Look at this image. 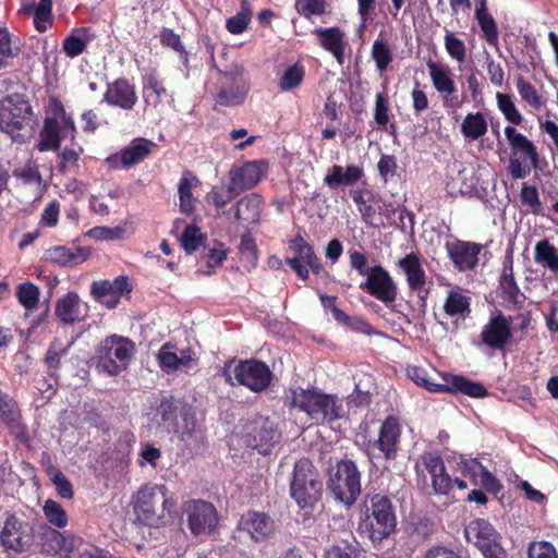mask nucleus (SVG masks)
I'll use <instances>...</instances> for the list:
<instances>
[{
	"label": "nucleus",
	"instance_id": "30",
	"mask_svg": "<svg viewBox=\"0 0 558 558\" xmlns=\"http://www.w3.org/2000/svg\"><path fill=\"white\" fill-rule=\"evenodd\" d=\"M499 288L509 304L518 307L524 304V295L515 282L513 256L511 253L507 254L504 259L501 274L499 276Z\"/></svg>",
	"mask_w": 558,
	"mask_h": 558
},
{
	"label": "nucleus",
	"instance_id": "27",
	"mask_svg": "<svg viewBox=\"0 0 558 558\" xmlns=\"http://www.w3.org/2000/svg\"><path fill=\"white\" fill-rule=\"evenodd\" d=\"M240 529L247 532L255 542L267 541L276 532L275 521L270 515L259 511H248L240 520Z\"/></svg>",
	"mask_w": 558,
	"mask_h": 558
},
{
	"label": "nucleus",
	"instance_id": "24",
	"mask_svg": "<svg viewBox=\"0 0 558 558\" xmlns=\"http://www.w3.org/2000/svg\"><path fill=\"white\" fill-rule=\"evenodd\" d=\"M185 411L181 400L173 396L163 397L159 400L151 421L158 429L178 433V418Z\"/></svg>",
	"mask_w": 558,
	"mask_h": 558
},
{
	"label": "nucleus",
	"instance_id": "55",
	"mask_svg": "<svg viewBox=\"0 0 558 558\" xmlns=\"http://www.w3.org/2000/svg\"><path fill=\"white\" fill-rule=\"evenodd\" d=\"M52 0H39L34 9V26L39 32H46L52 24Z\"/></svg>",
	"mask_w": 558,
	"mask_h": 558
},
{
	"label": "nucleus",
	"instance_id": "60",
	"mask_svg": "<svg viewBox=\"0 0 558 558\" xmlns=\"http://www.w3.org/2000/svg\"><path fill=\"white\" fill-rule=\"evenodd\" d=\"M520 201L521 204L524 207H527L532 214H542V202L536 186L523 183L520 193Z\"/></svg>",
	"mask_w": 558,
	"mask_h": 558
},
{
	"label": "nucleus",
	"instance_id": "32",
	"mask_svg": "<svg viewBox=\"0 0 558 558\" xmlns=\"http://www.w3.org/2000/svg\"><path fill=\"white\" fill-rule=\"evenodd\" d=\"M157 360L166 374H172V372L178 371L181 366H190L195 357L191 349L182 350L181 355H177L175 345L168 342L159 348Z\"/></svg>",
	"mask_w": 558,
	"mask_h": 558
},
{
	"label": "nucleus",
	"instance_id": "14",
	"mask_svg": "<svg viewBox=\"0 0 558 558\" xmlns=\"http://www.w3.org/2000/svg\"><path fill=\"white\" fill-rule=\"evenodd\" d=\"M233 376L240 386L260 392L267 389L274 375L266 363L258 359H247L240 360L234 366Z\"/></svg>",
	"mask_w": 558,
	"mask_h": 558
},
{
	"label": "nucleus",
	"instance_id": "26",
	"mask_svg": "<svg viewBox=\"0 0 558 558\" xmlns=\"http://www.w3.org/2000/svg\"><path fill=\"white\" fill-rule=\"evenodd\" d=\"M263 199L257 193L246 194L232 205L222 215L232 216L233 220L242 225H254L260 221Z\"/></svg>",
	"mask_w": 558,
	"mask_h": 558
},
{
	"label": "nucleus",
	"instance_id": "9",
	"mask_svg": "<svg viewBox=\"0 0 558 558\" xmlns=\"http://www.w3.org/2000/svg\"><path fill=\"white\" fill-rule=\"evenodd\" d=\"M293 403L316 421L332 422L342 416V408L337 404V399L315 389H302L294 396Z\"/></svg>",
	"mask_w": 558,
	"mask_h": 558
},
{
	"label": "nucleus",
	"instance_id": "1",
	"mask_svg": "<svg viewBox=\"0 0 558 558\" xmlns=\"http://www.w3.org/2000/svg\"><path fill=\"white\" fill-rule=\"evenodd\" d=\"M421 466L432 477V488H468L470 484L478 488H502L500 482L489 472L478 459H460L448 468L439 452H424L421 457Z\"/></svg>",
	"mask_w": 558,
	"mask_h": 558
},
{
	"label": "nucleus",
	"instance_id": "44",
	"mask_svg": "<svg viewBox=\"0 0 558 558\" xmlns=\"http://www.w3.org/2000/svg\"><path fill=\"white\" fill-rule=\"evenodd\" d=\"M239 196L230 180L228 185H214L205 196L206 203L213 205L216 210H223L227 204Z\"/></svg>",
	"mask_w": 558,
	"mask_h": 558
},
{
	"label": "nucleus",
	"instance_id": "59",
	"mask_svg": "<svg viewBox=\"0 0 558 558\" xmlns=\"http://www.w3.org/2000/svg\"><path fill=\"white\" fill-rule=\"evenodd\" d=\"M445 49L452 60L463 62L466 59L465 43L452 32L447 31L445 34Z\"/></svg>",
	"mask_w": 558,
	"mask_h": 558
},
{
	"label": "nucleus",
	"instance_id": "34",
	"mask_svg": "<svg viewBox=\"0 0 558 558\" xmlns=\"http://www.w3.org/2000/svg\"><path fill=\"white\" fill-rule=\"evenodd\" d=\"M444 379L446 381L444 385V392H451L452 395L460 392L461 395L471 398H486L488 396L487 389L483 384H481V381H475L461 375L451 374H446Z\"/></svg>",
	"mask_w": 558,
	"mask_h": 558
},
{
	"label": "nucleus",
	"instance_id": "5",
	"mask_svg": "<svg viewBox=\"0 0 558 558\" xmlns=\"http://www.w3.org/2000/svg\"><path fill=\"white\" fill-rule=\"evenodd\" d=\"M134 351L132 339L118 335L108 336L95 348V367L108 376H118L129 367Z\"/></svg>",
	"mask_w": 558,
	"mask_h": 558
},
{
	"label": "nucleus",
	"instance_id": "56",
	"mask_svg": "<svg viewBox=\"0 0 558 558\" xmlns=\"http://www.w3.org/2000/svg\"><path fill=\"white\" fill-rule=\"evenodd\" d=\"M515 87L524 102L530 105L532 109L539 110L542 106V95L538 94L531 82L525 81L523 77H519L515 81Z\"/></svg>",
	"mask_w": 558,
	"mask_h": 558
},
{
	"label": "nucleus",
	"instance_id": "2",
	"mask_svg": "<svg viewBox=\"0 0 558 558\" xmlns=\"http://www.w3.org/2000/svg\"><path fill=\"white\" fill-rule=\"evenodd\" d=\"M77 126L63 102L57 96H51L46 108V116L39 131L37 149L44 151H59L61 142L68 140L75 143Z\"/></svg>",
	"mask_w": 558,
	"mask_h": 558
},
{
	"label": "nucleus",
	"instance_id": "61",
	"mask_svg": "<svg viewBox=\"0 0 558 558\" xmlns=\"http://www.w3.org/2000/svg\"><path fill=\"white\" fill-rule=\"evenodd\" d=\"M203 239H205L204 233H202L201 228L195 225H187L181 235V243L184 247L185 253L191 254L197 250Z\"/></svg>",
	"mask_w": 558,
	"mask_h": 558
},
{
	"label": "nucleus",
	"instance_id": "52",
	"mask_svg": "<svg viewBox=\"0 0 558 558\" xmlns=\"http://www.w3.org/2000/svg\"><path fill=\"white\" fill-rule=\"evenodd\" d=\"M372 59L376 63L378 71H386L393 60L392 51L389 44L384 38H377L372 45Z\"/></svg>",
	"mask_w": 558,
	"mask_h": 558
},
{
	"label": "nucleus",
	"instance_id": "46",
	"mask_svg": "<svg viewBox=\"0 0 558 558\" xmlns=\"http://www.w3.org/2000/svg\"><path fill=\"white\" fill-rule=\"evenodd\" d=\"M20 52L21 48L13 40L12 34L7 28L0 27V70L12 64L14 58H17Z\"/></svg>",
	"mask_w": 558,
	"mask_h": 558
},
{
	"label": "nucleus",
	"instance_id": "11",
	"mask_svg": "<svg viewBox=\"0 0 558 558\" xmlns=\"http://www.w3.org/2000/svg\"><path fill=\"white\" fill-rule=\"evenodd\" d=\"M183 511L186 526L194 537H207L218 529L219 514L214 504L201 499L187 500Z\"/></svg>",
	"mask_w": 558,
	"mask_h": 558
},
{
	"label": "nucleus",
	"instance_id": "13",
	"mask_svg": "<svg viewBox=\"0 0 558 558\" xmlns=\"http://www.w3.org/2000/svg\"><path fill=\"white\" fill-rule=\"evenodd\" d=\"M360 289L396 311L395 302L398 295V287L384 266L369 267L367 278L361 283Z\"/></svg>",
	"mask_w": 558,
	"mask_h": 558
},
{
	"label": "nucleus",
	"instance_id": "35",
	"mask_svg": "<svg viewBox=\"0 0 558 558\" xmlns=\"http://www.w3.org/2000/svg\"><path fill=\"white\" fill-rule=\"evenodd\" d=\"M89 256L88 248L84 246H64L57 245L48 248L47 259L56 265L63 267L77 266L86 262Z\"/></svg>",
	"mask_w": 558,
	"mask_h": 558
},
{
	"label": "nucleus",
	"instance_id": "36",
	"mask_svg": "<svg viewBox=\"0 0 558 558\" xmlns=\"http://www.w3.org/2000/svg\"><path fill=\"white\" fill-rule=\"evenodd\" d=\"M364 177V171L361 166L349 165L342 168L341 165H332L324 177V184L331 189L339 186H351L360 182Z\"/></svg>",
	"mask_w": 558,
	"mask_h": 558
},
{
	"label": "nucleus",
	"instance_id": "58",
	"mask_svg": "<svg viewBox=\"0 0 558 558\" xmlns=\"http://www.w3.org/2000/svg\"><path fill=\"white\" fill-rule=\"evenodd\" d=\"M407 375L410 379H412L415 385L421 386L429 391L433 392H444V385L441 384H434L433 380H430L427 377L426 369L421 366H408L407 367Z\"/></svg>",
	"mask_w": 558,
	"mask_h": 558
},
{
	"label": "nucleus",
	"instance_id": "20",
	"mask_svg": "<svg viewBox=\"0 0 558 558\" xmlns=\"http://www.w3.org/2000/svg\"><path fill=\"white\" fill-rule=\"evenodd\" d=\"M138 101L136 87L124 77L108 82L102 94V102L122 111H132Z\"/></svg>",
	"mask_w": 558,
	"mask_h": 558
},
{
	"label": "nucleus",
	"instance_id": "18",
	"mask_svg": "<svg viewBox=\"0 0 558 558\" xmlns=\"http://www.w3.org/2000/svg\"><path fill=\"white\" fill-rule=\"evenodd\" d=\"M512 317L498 312L490 316L483 327L480 338L484 345L494 350H505L513 338Z\"/></svg>",
	"mask_w": 558,
	"mask_h": 558
},
{
	"label": "nucleus",
	"instance_id": "12",
	"mask_svg": "<svg viewBox=\"0 0 558 558\" xmlns=\"http://www.w3.org/2000/svg\"><path fill=\"white\" fill-rule=\"evenodd\" d=\"M289 247L293 250L295 256L287 257L286 264L291 267L300 279H308L310 271L316 276L322 274L327 277L329 276L324 269L322 259L315 254L314 246L307 243L302 234H295L289 241Z\"/></svg>",
	"mask_w": 558,
	"mask_h": 558
},
{
	"label": "nucleus",
	"instance_id": "10",
	"mask_svg": "<svg viewBox=\"0 0 558 558\" xmlns=\"http://www.w3.org/2000/svg\"><path fill=\"white\" fill-rule=\"evenodd\" d=\"M465 538L473 544L484 558H507L498 531L489 521L475 519L464 529Z\"/></svg>",
	"mask_w": 558,
	"mask_h": 558
},
{
	"label": "nucleus",
	"instance_id": "39",
	"mask_svg": "<svg viewBox=\"0 0 558 558\" xmlns=\"http://www.w3.org/2000/svg\"><path fill=\"white\" fill-rule=\"evenodd\" d=\"M426 65L433 86L438 93L444 95L445 99L457 92V85L448 64L429 60L426 62Z\"/></svg>",
	"mask_w": 558,
	"mask_h": 558
},
{
	"label": "nucleus",
	"instance_id": "51",
	"mask_svg": "<svg viewBox=\"0 0 558 558\" xmlns=\"http://www.w3.org/2000/svg\"><path fill=\"white\" fill-rule=\"evenodd\" d=\"M445 313L449 316L464 315L470 313V296L450 290L444 304Z\"/></svg>",
	"mask_w": 558,
	"mask_h": 558
},
{
	"label": "nucleus",
	"instance_id": "31",
	"mask_svg": "<svg viewBox=\"0 0 558 558\" xmlns=\"http://www.w3.org/2000/svg\"><path fill=\"white\" fill-rule=\"evenodd\" d=\"M314 33L324 50L333 54L340 64L344 63L348 45L345 33L339 27L316 28Z\"/></svg>",
	"mask_w": 558,
	"mask_h": 558
},
{
	"label": "nucleus",
	"instance_id": "42",
	"mask_svg": "<svg viewBox=\"0 0 558 558\" xmlns=\"http://www.w3.org/2000/svg\"><path fill=\"white\" fill-rule=\"evenodd\" d=\"M0 420L12 432L21 428L22 412L16 400L0 389Z\"/></svg>",
	"mask_w": 558,
	"mask_h": 558
},
{
	"label": "nucleus",
	"instance_id": "62",
	"mask_svg": "<svg viewBox=\"0 0 558 558\" xmlns=\"http://www.w3.org/2000/svg\"><path fill=\"white\" fill-rule=\"evenodd\" d=\"M85 28L75 29L72 34L63 40V51L68 58H76L86 50L85 38L80 37L77 33L85 32Z\"/></svg>",
	"mask_w": 558,
	"mask_h": 558
},
{
	"label": "nucleus",
	"instance_id": "54",
	"mask_svg": "<svg viewBox=\"0 0 558 558\" xmlns=\"http://www.w3.org/2000/svg\"><path fill=\"white\" fill-rule=\"evenodd\" d=\"M148 92L155 96L154 105L160 104L165 97L169 96L167 88L156 73H149L144 83L143 93L145 102H149L150 94H148Z\"/></svg>",
	"mask_w": 558,
	"mask_h": 558
},
{
	"label": "nucleus",
	"instance_id": "28",
	"mask_svg": "<svg viewBox=\"0 0 558 558\" xmlns=\"http://www.w3.org/2000/svg\"><path fill=\"white\" fill-rule=\"evenodd\" d=\"M401 432L399 420L396 416L389 415L385 418L379 428L378 438L373 442V447L381 452L384 459H396Z\"/></svg>",
	"mask_w": 558,
	"mask_h": 558
},
{
	"label": "nucleus",
	"instance_id": "16",
	"mask_svg": "<svg viewBox=\"0 0 558 558\" xmlns=\"http://www.w3.org/2000/svg\"><path fill=\"white\" fill-rule=\"evenodd\" d=\"M371 209L374 210L372 222L368 220L363 222L373 228H384L387 227V225L393 223L404 227V214H407L410 219L414 218V214L407 211L405 206L395 202H387L377 194H371Z\"/></svg>",
	"mask_w": 558,
	"mask_h": 558
},
{
	"label": "nucleus",
	"instance_id": "38",
	"mask_svg": "<svg viewBox=\"0 0 558 558\" xmlns=\"http://www.w3.org/2000/svg\"><path fill=\"white\" fill-rule=\"evenodd\" d=\"M54 314L63 325H74L86 316V314L81 312V299L76 292H69L59 298L56 303Z\"/></svg>",
	"mask_w": 558,
	"mask_h": 558
},
{
	"label": "nucleus",
	"instance_id": "19",
	"mask_svg": "<svg viewBox=\"0 0 558 558\" xmlns=\"http://www.w3.org/2000/svg\"><path fill=\"white\" fill-rule=\"evenodd\" d=\"M90 293L96 302L108 308H114L123 295L132 293V283L128 276H118L113 281L102 279L92 284Z\"/></svg>",
	"mask_w": 558,
	"mask_h": 558
},
{
	"label": "nucleus",
	"instance_id": "3",
	"mask_svg": "<svg viewBox=\"0 0 558 558\" xmlns=\"http://www.w3.org/2000/svg\"><path fill=\"white\" fill-rule=\"evenodd\" d=\"M165 501V496L158 499L154 490H137L132 499V510L128 512V521L117 523L122 535L130 539H136L138 534L144 538L146 531L157 526L160 522V513L157 502Z\"/></svg>",
	"mask_w": 558,
	"mask_h": 558
},
{
	"label": "nucleus",
	"instance_id": "6",
	"mask_svg": "<svg viewBox=\"0 0 558 558\" xmlns=\"http://www.w3.org/2000/svg\"><path fill=\"white\" fill-rule=\"evenodd\" d=\"M238 435L246 448L260 454L271 453L282 438L276 421L260 414L241 420Z\"/></svg>",
	"mask_w": 558,
	"mask_h": 558
},
{
	"label": "nucleus",
	"instance_id": "53",
	"mask_svg": "<svg viewBox=\"0 0 558 558\" xmlns=\"http://www.w3.org/2000/svg\"><path fill=\"white\" fill-rule=\"evenodd\" d=\"M180 209L184 214H191L195 208V199L192 193L191 173L185 172L178 184Z\"/></svg>",
	"mask_w": 558,
	"mask_h": 558
},
{
	"label": "nucleus",
	"instance_id": "43",
	"mask_svg": "<svg viewBox=\"0 0 558 558\" xmlns=\"http://www.w3.org/2000/svg\"><path fill=\"white\" fill-rule=\"evenodd\" d=\"M460 132L468 141H477L487 132V120L482 112H469L460 125Z\"/></svg>",
	"mask_w": 558,
	"mask_h": 558
},
{
	"label": "nucleus",
	"instance_id": "41",
	"mask_svg": "<svg viewBox=\"0 0 558 558\" xmlns=\"http://www.w3.org/2000/svg\"><path fill=\"white\" fill-rule=\"evenodd\" d=\"M319 483V473L310 459L294 462L290 488H315Z\"/></svg>",
	"mask_w": 558,
	"mask_h": 558
},
{
	"label": "nucleus",
	"instance_id": "17",
	"mask_svg": "<svg viewBox=\"0 0 558 558\" xmlns=\"http://www.w3.org/2000/svg\"><path fill=\"white\" fill-rule=\"evenodd\" d=\"M32 542L33 532L28 522L17 519L14 514L5 519L0 532V543L4 549L23 553L31 548Z\"/></svg>",
	"mask_w": 558,
	"mask_h": 558
},
{
	"label": "nucleus",
	"instance_id": "48",
	"mask_svg": "<svg viewBox=\"0 0 558 558\" xmlns=\"http://www.w3.org/2000/svg\"><path fill=\"white\" fill-rule=\"evenodd\" d=\"M15 295L17 302L26 310H35L40 302V288L32 282L17 286Z\"/></svg>",
	"mask_w": 558,
	"mask_h": 558
},
{
	"label": "nucleus",
	"instance_id": "29",
	"mask_svg": "<svg viewBox=\"0 0 558 558\" xmlns=\"http://www.w3.org/2000/svg\"><path fill=\"white\" fill-rule=\"evenodd\" d=\"M264 161L255 160L230 170L229 179L239 195L259 183L264 175Z\"/></svg>",
	"mask_w": 558,
	"mask_h": 558
},
{
	"label": "nucleus",
	"instance_id": "50",
	"mask_svg": "<svg viewBox=\"0 0 558 558\" xmlns=\"http://www.w3.org/2000/svg\"><path fill=\"white\" fill-rule=\"evenodd\" d=\"M534 258L536 263L548 267L550 271L558 272V254L555 246L549 244L547 240L535 245Z\"/></svg>",
	"mask_w": 558,
	"mask_h": 558
},
{
	"label": "nucleus",
	"instance_id": "15",
	"mask_svg": "<svg viewBox=\"0 0 558 558\" xmlns=\"http://www.w3.org/2000/svg\"><path fill=\"white\" fill-rule=\"evenodd\" d=\"M248 92L250 83L244 78L242 69L236 65L233 70L221 73L215 102L220 106H238L245 101Z\"/></svg>",
	"mask_w": 558,
	"mask_h": 558
},
{
	"label": "nucleus",
	"instance_id": "64",
	"mask_svg": "<svg viewBox=\"0 0 558 558\" xmlns=\"http://www.w3.org/2000/svg\"><path fill=\"white\" fill-rule=\"evenodd\" d=\"M374 119L379 128L387 126L390 120L389 101L384 93H377L376 95Z\"/></svg>",
	"mask_w": 558,
	"mask_h": 558
},
{
	"label": "nucleus",
	"instance_id": "25",
	"mask_svg": "<svg viewBox=\"0 0 558 558\" xmlns=\"http://www.w3.org/2000/svg\"><path fill=\"white\" fill-rule=\"evenodd\" d=\"M155 143L145 138H135L120 153L109 156L107 162L113 167L131 169L132 166L141 163L149 156Z\"/></svg>",
	"mask_w": 558,
	"mask_h": 558
},
{
	"label": "nucleus",
	"instance_id": "33",
	"mask_svg": "<svg viewBox=\"0 0 558 558\" xmlns=\"http://www.w3.org/2000/svg\"><path fill=\"white\" fill-rule=\"evenodd\" d=\"M184 426L179 434V439L184 442L185 450L190 453H197L203 451L206 446V437L204 430L198 428L195 422V416L185 411L182 414Z\"/></svg>",
	"mask_w": 558,
	"mask_h": 558
},
{
	"label": "nucleus",
	"instance_id": "8",
	"mask_svg": "<svg viewBox=\"0 0 558 558\" xmlns=\"http://www.w3.org/2000/svg\"><path fill=\"white\" fill-rule=\"evenodd\" d=\"M505 134L512 151L507 170L514 180H521L539 167L537 146L513 125H506Z\"/></svg>",
	"mask_w": 558,
	"mask_h": 558
},
{
	"label": "nucleus",
	"instance_id": "7",
	"mask_svg": "<svg viewBox=\"0 0 558 558\" xmlns=\"http://www.w3.org/2000/svg\"><path fill=\"white\" fill-rule=\"evenodd\" d=\"M360 531L373 543H379L396 531V512L391 501L380 495H374L366 504V511L360 520Z\"/></svg>",
	"mask_w": 558,
	"mask_h": 558
},
{
	"label": "nucleus",
	"instance_id": "57",
	"mask_svg": "<svg viewBox=\"0 0 558 558\" xmlns=\"http://www.w3.org/2000/svg\"><path fill=\"white\" fill-rule=\"evenodd\" d=\"M239 252L242 258L246 259L251 267H255L259 259V248L255 238L250 233L240 236Z\"/></svg>",
	"mask_w": 558,
	"mask_h": 558
},
{
	"label": "nucleus",
	"instance_id": "45",
	"mask_svg": "<svg viewBox=\"0 0 558 558\" xmlns=\"http://www.w3.org/2000/svg\"><path fill=\"white\" fill-rule=\"evenodd\" d=\"M496 102L499 111L505 116V120L510 125H521L524 121L523 114L518 110L513 96L508 93H496Z\"/></svg>",
	"mask_w": 558,
	"mask_h": 558
},
{
	"label": "nucleus",
	"instance_id": "22",
	"mask_svg": "<svg viewBox=\"0 0 558 558\" xmlns=\"http://www.w3.org/2000/svg\"><path fill=\"white\" fill-rule=\"evenodd\" d=\"M397 266L404 272L410 290L417 294L422 305L425 306L428 296V289H425L427 277L420 256L415 253L408 254L398 260Z\"/></svg>",
	"mask_w": 558,
	"mask_h": 558
},
{
	"label": "nucleus",
	"instance_id": "4",
	"mask_svg": "<svg viewBox=\"0 0 558 558\" xmlns=\"http://www.w3.org/2000/svg\"><path fill=\"white\" fill-rule=\"evenodd\" d=\"M33 109L27 96L13 93L0 102V130L13 142H24L32 135Z\"/></svg>",
	"mask_w": 558,
	"mask_h": 558
},
{
	"label": "nucleus",
	"instance_id": "63",
	"mask_svg": "<svg viewBox=\"0 0 558 558\" xmlns=\"http://www.w3.org/2000/svg\"><path fill=\"white\" fill-rule=\"evenodd\" d=\"M69 352V347H63L60 339H54L47 349L44 362L48 368H59L60 361Z\"/></svg>",
	"mask_w": 558,
	"mask_h": 558
},
{
	"label": "nucleus",
	"instance_id": "47",
	"mask_svg": "<svg viewBox=\"0 0 558 558\" xmlns=\"http://www.w3.org/2000/svg\"><path fill=\"white\" fill-rule=\"evenodd\" d=\"M305 77V68L301 62H294L284 70V73L278 80L280 92H288L298 88Z\"/></svg>",
	"mask_w": 558,
	"mask_h": 558
},
{
	"label": "nucleus",
	"instance_id": "23",
	"mask_svg": "<svg viewBox=\"0 0 558 558\" xmlns=\"http://www.w3.org/2000/svg\"><path fill=\"white\" fill-rule=\"evenodd\" d=\"M327 488H361V472L354 461L341 459L327 470Z\"/></svg>",
	"mask_w": 558,
	"mask_h": 558
},
{
	"label": "nucleus",
	"instance_id": "40",
	"mask_svg": "<svg viewBox=\"0 0 558 558\" xmlns=\"http://www.w3.org/2000/svg\"><path fill=\"white\" fill-rule=\"evenodd\" d=\"M475 19L480 29L483 33V38L490 46L498 50L499 32L494 16L487 9V0H477L475 9Z\"/></svg>",
	"mask_w": 558,
	"mask_h": 558
},
{
	"label": "nucleus",
	"instance_id": "21",
	"mask_svg": "<svg viewBox=\"0 0 558 558\" xmlns=\"http://www.w3.org/2000/svg\"><path fill=\"white\" fill-rule=\"evenodd\" d=\"M484 247L485 245L461 240L446 243L451 263L461 272L472 271L478 266V256Z\"/></svg>",
	"mask_w": 558,
	"mask_h": 558
},
{
	"label": "nucleus",
	"instance_id": "49",
	"mask_svg": "<svg viewBox=\"0 0 558 558\" xmlns=\"http://www.w3.org/2000/svg\"><path fill=\"white\" fill-rule=\"evenodd\" d=\"M43 512L46 520L58 529H64L69 524V514L62 505L56 500L48 499L45 501Z\"/></svg>",
	"mask_w": 558,
	"mask_h": 558
},
{
	"label": "nucleus",
	"instance_id": "37",
	"mask_svg": "<svg viewBox=\"0 0 558 558\" xmlns=\"http://www.w3.org/2000/svg\"><path fill=\"white\" fill-rule=\"evenodd\" d=\"M75 538L65 536L58 530L48 527L41 535V547L48 554L58 555L60 558H69L74 550Z\"/></svg>",
	"mask_w": 558,
	"mask_h": 558
}]
</instances>
